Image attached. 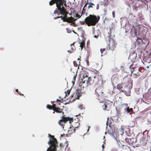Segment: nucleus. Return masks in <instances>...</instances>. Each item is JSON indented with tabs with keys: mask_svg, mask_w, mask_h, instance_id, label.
Wrapping results in <instances>:
<instances>
[{
	"mask_svg": "<svg viewBox=\"0 0 151 151\" xmlns=\"http://www.w3.org/2000/svg\"><path fill=\"white\" fill-rule=\"evenodd\" d=\"M102 107L104 110H106L108 108L107 103L106 102L105 103L104 105L102 106Z\"/></svg>",
	"mask_w": 151,
	"mask_h": 151,
	"instance_id": "nucleus-12",
	"label": "nucleus"
},
{
	"mask_svg": "<svg viewBox=\"0 0 151 151\" xmlns=\"http://www.w3.org/2000/svg\"><path fill=\"white\" fill-rule=\"evenodd\" d=\"M108 37L109 42V48L108 50H113L115 47L113 37L114 36V35H112L111 32H108ZM107 49H108V47Z\"/></svg>",
	"mask_w": 151,
	"mask_h": 151,
	"instance_id": "nucleus-4",
	"label": "nucleus"
},
{
	"mask_svg": "<svg viewBox=\"0 0 151 151\" xmlns=\"http://www.w3.org/2000/svg\"><path fill=\"white\" fill-rule=\"evenodd\" d=\"M74 44V43H73L71 44L70 46L71 47L72 45H73Z\"/></svg>",
	"mask_w": 151,
	"mask_h": 151,
	"instance_id": "nucleus-40",
	"label": "nucleus"
},
{
	"mask_svg": "<svg viewBox=\"0 0 151 151\" xmlns=\"http://www.w3.org/2000/svg\"><path fill=\"white\" fill-rule=\"evenodd\" d=\"M75 63H76V62L75 61H74L73 62V64H74V65H75Z\"/></svg>",
	"mask_w": 151,
	"mask_h": 151,
	"instance_id": "nucleus-41",
	"label": "nucleus"
},
{
	"mask_svg": "<svg viewBox=\"0 0 151 151\" xmlns=\"http://www.w3.org/2000/svg\"><path fill=\"white\" fill-rule=\"evenodd\" d=\"M133 75L134 77H135L137 76V75L136 73H133Z\"/></svg>",
	"mask_w": 151,
	"mask_h": 151,
	"instance_id": "nucleus-29",
	"label": "nucleus"
},
{
	"mask_svg": "<svg viewBox=\"0 0 151 151\" xmlns=\"http://www.w3.org/2000/svg\"><path fill=\"white\" fill-rule=\"evenodd\" d=\"M75 128H77V127H75Z\"/></svg>",
	"mask_w": 151,
	"mask_h": 151,
	"instance_id": "nucleus-55",
	"label": "nucleus"
},
{
	"mask_svg": "<svg viewBox=\"0 0 151 151\" xmlns=\"http://www.w3.org/2000/svg\"><path fill=\"white\" fill-rule=\"evenodd\" d=\"M73 120V118H70L69 117H64V116H63L62 119L60 120L59 123V124L62 126H63L67 121H69V123H71V122H72Z\"/></svg>",
	"mask_w": 151,
	"mask_h": 151,
	"instance_id": "nucleus-5",
	"label": "nucleus"
},
{
	"mask_svg": "<svg viewBox=\"0 0 151 151\" xmlns=\"http://www.w3.org/2000/svg\"><path fill=\"white\" fill-rule=\"evenodd\" d=\"M106 49L104 48L103 49H101L100 51L101 54V56H103L104 55H105L106 54V52L105 51Z\"/></svg>",
	"mask_w": 151,
	"mask_h": 151,
	"instance_id": "nucleus-11",
	"label": "nucleus"
},
{
	"mask_svg": "<svg viewBox=\"0 0 151 151\" xmlns=\"http://www.w3.org/2000/svg\"><path fill=\"white\" fill-rule=\"evenodd\" d=\"M136 54H135V53H133L132 54H131L129 56V58H131L132 57V56L134 57V58H133V59H134H134H136V57H137V56H136Z\"/></svg>",
	"mask_w": 151,
	"mask_h": 151,
	"instance_id": "nucleus-14",
	"label": "nucleus"
},
{
	"mask_svg": "<svg viewBox=\"0 0 151 151\" xmlns=\"http://www.w3.org/2000/svg\"><path fill=\"white\" fill-rule=\"evenodd\" d=\"M142 140L143 141H144V142H142V144H145V143H146V141H145V139H144V138H143L142 139Z\"/></svg>",
	"mask_w": 151,
	"mask_h": 151,
	"instance_id": "nucleus-24",
	"label": "nucleus"
},
{
	"mask_svg": "<svg viewBox=\"0 0 151 151\" xmlns=\"http://www.w3.org/2000/svg\"><path fill=\"white\" fill-rule=\"evenodd\" d=\"M111 123H110L109 124V127H110V128H111Z\"/></svg>",
	"mask_w": 151,
	"mask_h": 151,
	"instance_id": "nucleus-36",
	"label": "nucleus"
},
{
	"mask_svg": "<svg viewBox=\"0 0 151 151\" xmlns=\"http://www.w3.org/2000/svg\"><path fill=\"white\" fill-rule=\"evenodd\" d=\"M107 122H106V124L107 123Z\"/></svg>",
	"mask_w": 151,
	"mask_h": 151,
	"instance_id": "nucleus-57",
	"label": "nucleus"
},
{
	"mask_svg": "<svg viewBox=\"0 0 151 151\" xmlns=\"http://www.w3.org/2000/svg\"><path fill=\"white\" fill-rule=\"evenodd\" d=\"M95 94L98 96H101L103 92L101 88L100 87H97L95 90Z\"/></svg>",
	"mask_w": 151,
	"mask_h": 151,
	"instance_id": "nucleus-7",
	"label": "nucleus"
},
{
	"mask_svg": "<svg viewBox=\"0 0 151 151\" xmlns=\"http://www.w3.org/2000/svg\"><path fill=\"white\" fill-rule=\"evenodd\" d=\"M53 106H55V104H53Z\"/></svg>",
	"mask_w": 151,
	"mask_h": 151,
	"instance_id": "nucleus-45",
	"label": "nucleus"
},
{
	"mask_svg": "<svg viewBox=\"0 0 151 151\" xmlns=\"http://www.w3.org/2000/svg\"><path fill=\"white\" fill-rule=\"evenodd\" d=\"M57 12V11L56 10H55V11L53 13V14H52V16H54V14H55Z\"/></svg>",
	"mask_w": 151,
	"mask_h": 151,
	"instance_id": "nucleus-28",
	"label": "nucleus"
},
{
	"mask_svg": "<svg viewBox=\"0 0 151 151\" xmlns=\"http://www.w3.org/2000/svg\"><path fill=\"white\" fill-rule=\"evenodd\" d=\"M84 45V42H82L80 43V47H81L82 49Z\"/></svg>",
	"mask_w": 151,
	"mask_h": 151,
	"instance_id": "nucleus-18",
	"label": "nucleus"
},
{
	"mask_svg": "<svg viewBox=\"0 0 151 151\" xmlns=\"http://www.w3.org/2000/svg\"><path fill=\"white\" fill-rule=\"evenodd\" d=\"M147 132V131H145V132Z\"/></svg>",
	"mask_w": 151,
	"mask_h": 151,
	"instance_id": "nucleus-53",
	"label": "nucleus"
},
{
	"mask_svg": "<svg viewBox=\"0 0 151 151\" xmlns=\"http://www.w3.org/2000/svg\"><path fill=\"white\" fill-rule=\"evenodd\" d=\"M74 131V132H75V129H74V131Z\"/></svg>",
	"mask_w": 151,
	"mask_h": 151,
	"instance_id": "nucleus-49",
	"label": "nucleus"
},
{
	"mask_svg": "<svg viewBox=\"0 0 151 151\" xmlns=\"http://www.w3.org/2000/svg\"><path fill=\"white\" fill-rule=\"evenodd\" d=\"M70 90H68L67 91V93H66L65 92V93H66L65 96H68L69 95V94L70 93Z\"/></svg>",
	"mask_w": 151,
	"mask_h": 151,
	"instance_id": "nucleus-21",
	"label": "nucleus"
},
{
	"mask_svg": "<svg viewBox=\"0 0 151 151\" xmlns=\"http://www.w3.org/2000/svg\"><path fill=\"white\" fill-rule=\"evenodd\" d=\"M76 78V76H74L73 78V81H72V83H74V82L75 81V79Z\"/></svg>",
	"mask_w": 151,
	"mask_h": 151,
	"instance_id": "nucleus-23",
	"label": "nucleus"
},
{
	"mask_svg": "<svg viewBox=\"0 0 151 151\" xmlns=\"http://www.w3.org/2000/svg\"><path fill=\"white\" fill-rule=\"evenodd\" d=\"M99 34H97V35H95L94 36V37L95 38H97L99 36Z\"/></svg>",
	"mask_w": 151,
	"mask_h": 151,
	"instance_id": "nucleus-27",
	"label": "nucleus"
},
{
	"mask_svg": "<svg viewBox=\"0 0 151 151\" xmlns=\"http://www.w3.org/2000/svg\"><path fill=\"white\" fill-rule=\"evenodd\" d=\"M68 52H70V53H71V52H72V51H70V50H68Z\"/></svg>",
	"mask_w": 151,
	"mask_h": 151,
	"instance_id": "nucleus-37",
	"label": "nucleus"
},
{
	"mask_svg": "<svg viewBox=\"0 0 151 151\" xmlns=\"http://www.w3.org/2000/svg\"><path fill=\"white\" fill-rule=\"evenodd\" d=\"M67 32L68 33H70L71 32V30L69 29H66Z\"/></svg>",
	"mask_w": 151,
	"mask_h": 151,
	"instance_id": "nucleus-22",
	"label": "nucleus"
},
{
	"mask_svg": "<svg viewBox=\"0 0 151 151\" xmlns=\"http://www.w3.org/2000/svg\"><path fill=\"white\" fill-rule=\"evenodd\" d=\"M90 128V126H88V129L87 130V132H88L89 131V129Z\"/></svg>",
	"mask_w": 151,
	"mask_h": 151,
	"instance_id": "nucleus-35",
	"label": "nucleus"
},
{
	"mask_svg": "<svg viewBox=\"0 0 151 151\" xmlns=\"http://www.w3.org/2000/svg\"><path fill=\"white\" fill-rule=\"evenodd\" d=\"M86 4L85 5V6H84V7H85L86 6Z\"/></svg>",
	"mask_w": 151,
	"mask_h": 151,
	"instance_id": "nucleus-46",
	"label": "nucleus"
},
{
	"mask_svg": "<svg viewBox=\"0 0 151 151\" xmlns=\"http://www.w3.org/2000/svg\"><path fill=\"white\" fill-rule=\"evenodd\" d=\"M71 48H72V49H73V47H71Z\"/></svg>",
	"mask_w": 151,
	"mask_h": 151,
	"instance_id": "nucleus-50",
	"label": "nucleus"
},
{
	"mask_svg": "<svg viewBox=\"0 0 151 151\" xmlns=\"http://www.w3.org/2000/svg\"><path fill=\"white\" fill-rule=\"evenodd\" d=\"M93 6H94V4L92 3H90L89 4V5L88 6V8H89L90 7L93 8Z\"/></svg>",
	"mask_w": 151,
	"mask_h": 151,
	"instance_id": "nucleus-17",
	"label": "nucleus"
},
{
	"mask_svg": "<svg viewBox=\"0 0 151 151\" xmlns=\"http://www.w3.org/2000/svg\"><path fill=\"white\" fill-rule=\"evenodd\" d=\"M115 132H113V131H112V133H111V134L114 137L115 139L116 140V138H117V136H115Z\"/></svg>",
	"mask_w": 151,
	"mask_h": 151,
	"instance_id": "nucleus-19",
	"label": "nucleus"
},
{
	"mask_svg": "<svg viewBox=\"0 0 151 151\" xmlns=\"http://www.w3.org/2000/svg\"><path fill=\"white\" fill-rule=\"evenodd\" d=\"M150 114H151V111L150 112Z\"/></svg>",
	"mask_w": 151,
	"mask_h": 151,
	"instance_id": "nucleus-54",
	"label": "nucleus"
},
{
	"mask_svg": "<svg viewBox=\"0 0 151 151\" xmlns=\"http://www.w3.org/2000/svg\"><path fill=\"white\" fill-rule=\"evenodd\" d=\"M80 97V96L79 95H78L77 96V99H78Z\"/></svg>",
	"mask_w": 151,
	"mask_h": 151,
	"instance_id": "nucleus-34",
	"label": "nucleus"
},
{
	"mask_svg": "<svg viewBox=\"0 0 151 151\" xmlns=\"http://www.w3.org/2000/svg\"><path fill=\"white\" fill-rule=\"evenodd\" d=\"M53 110L57 113H60V108L55 107L53 109Z\"/></svg>",
	"mask_w": 151,
	"mask_h": 151,
	"instance_id": "nucleus-13",
	"label": "nucleus"
},
{
	"mask_svg": "<svg viewBox=\"0 0 151 151\" xmlns=\"http://www.w3.org/2000/svg\"><path fill=\"white\" fill-rule=\"evenodd\" d=\"M124 110L125 111V114H128L129 113L131 114V112H132L133 111V109L132 108H129V107H128L126 108H125Z\"/></svg>",
	"mask_w": 151,
	"mask_h": 151,
	"instance_id": "nucleus-10",
	"label": "nucleus"
},
{
	"mask_svg": "<svg viewBox=\"0 0 151 151\" xmlns=\"http://www.w3.org/2000/svg\"><path fill=\"white\" fill-rule=\"evenodd\" d=\"M89 78H88V76L87 75H83V78L81 79V81L82 82V83L81 84V83L80 82V84H81V86H82L83 85V84H84L86 83V86H87L89 83Z\"/></svg>",
	"mask_w": 151,
	"mask_h": 151,
	"instance_id": "nucleus-6",
	"label": "nucleus"
},
{
	"mask_svg": "<svg viewBox=\"0 0 151 151\" xmlns=\"http://www.w3.org/2000/svg\"><path fill=\"white\" fill-rule=\"evenodd\" d=\"M147 68H149V66H147Z\"/></svg>",
	"mask_w": 151,
	"mask_h": 151,
	"instance_id": "nucleus-44",
	"label": "nucleus"
},
{
	"mask_svg": "<svg viewBox=\"0 0 151 151\" xmlns=\"http://www.w3.org/2000/svg\"><path fill=\"white\" fill-rule=\"evenodd\" d=\"M102 147L103 148L102 150L103 151V148H104V145L103 144L102 146Z\"/></svg>",
	"mask_w": 151,
	"mask_h": 151,
	"instance_id": "nucleus-32",
	"label": "nucleus"
},
{
	"mask_svg": "<svg viewBox=\"0 0 151 151\" xmlns=\"http://www.w3.org/2000/svg\"><path fill=\"white\" fill-rule=\"evenodd\" d=\"M76 124H78V125H79V123H77Z\"/></svg>",
	"mask_w": 151,
	"mask_h": 151,
	"instance_id": "nucleus-48",
	"label": "nucleus"
},
{
	"mask_svg": "<svg viewBox=\"0 0 151 151\" xmlns=\"http://www.w3.org/2000/svg\"><path fill=\"white\" fill-rule=\"evenodd\" d=\"M98 33V31H94V34Z\"/></svg>",
	"mask_w": 151,
	"mask_h": 151,
	"instance_id": "nucleus-33",
	"label": "nucleus"
},
{
	"mask_svg": "<svg viewBox=\"0 0 151 151\" xmlns=\"http://www.w3.org/2000/svg\"><path fill=\"white\" fill-rule=\"evenodd\" d=\"M16 91L17 92H18V89H16Z\"/></svg>",
	"mask_w": 151,
	"mask_h": 151,
	"instance_id": "nucleus-39",
	"label": "nucleus"
},
{
	"mask_svg": "<svg viewBox=\"0 0 151 151\" xmlns=\"http://www.w3.org/2000/svg\"><path fill=\"white\" fill-rule=\"evenodd\" d=\"M121 104V105H124V104Z\"/></svg>",
	"mask_w": 151,
	"mask_h": 151,
	"instance_id": "nucleus-52",
	"label": "nucleus"
},
{
	"mask_svg": "<svg viewBox=\"0 0 151 151\" xmlns=\"http://www.w3.org/2000/svg\"><path fill=\"white\" fill-rule=\"evenodd\" d=\"M56 3V6L60 13L66 17V13L65 11V8L63 6V4L66 5V2L64 0H51L49 2L50 5H51L54 3Z\"/></svg>",
	"mask_w": 151,
	"mask_h": 151,
	"instance_id": "nucleus-1",
	"label": "nucleus"
},
{
	"mask_svg": "<svg viewBox=\"0 0 151 151\" xmlns=\"http://www.w3.org/2000/svg\"><path fill=\"white\" fill-rule=\"evenodd\" d=\"M130 33L132 35L136 36L137 34V30L135 28L133 27L130 30Z\"/></svg>",
	"mask_w": 151,
	"mask_h": 151,
	"instance_id": "nucleus-9",
	"label": "nucleus"
},
{
	"mask_svg": "<svg viewBox=\"0 0 151 151\" xmlns=\"http://www.w3.org/2000/svg\"><path fill=\"white\" fill-rule=\"evenodd\" d=\"M72 21H73L71 22H70L71 23V24L73 25V26L74 27L76 26V25L73 22H72Z\"/></svg>",
	"mask_w": 151,
	"mask_h": 151,
	"instance_id": "nucleus-26",
	"label": "nucleus"
},
{
	"mask_svg": "<svg viewBox=\"0 0 151 151\" xmlns=\"http://www.w3.org/2000/svg\"><path fill=\"white\" fill-rule=\"evenodd\" d=\"M122 91L123 92H124V94L127 96H129L130 95V93L129 91L126 92L125 91H123V90H122Z\"/></svg>",
	"mask_w": 151,
	"mask_h": 151,
	"instance_id": "nucleus-16",
	"label": "nucleus"
},
{
	"mask_svg": "<svg viewBox=\"0 0 151 151\" xmlns=\"http://www.w3.org/2000/svg\"><path fill=\"white\" fill-rule=\"evenodd\" d=\"M79 108H81V107L82 106V105H79Z\"/></svg>",
	"mask_w": 151,
	"mask_h": 151,
	"instance_id": "nucleus-38",
	"label": "nucleus"
},
{
	"mask_svg": "<svg viewBox=\"0 0 151 151\" xmlns=\"http://www.w3.org/2000/svg\"><path fill=\"white\" fill-rule=\"evenodd\" d=\"M99 8V4L98 3L97 4L96 7V9L97 10H98Z\"/></svg>",
	"mask_w": 151,
	"mask_h": 151,
	"instance_id": "nucleus-25",
	"label": "nucleus"
},
{
	"mask_svg": "<svg viewBox=\"0 0 151 151\" xmlns=\"http://www.w3.org/2000/svg\"><path fill=\"white\" fill-rule=\"evenodd\" d=\"M48 137H50L48 142L49 147L47 149V151H56V147L58 145L57 140L53 136L50 134H49Z\"/></svg>",
	"mask_w": 151,
	"mask_h": 151,
	"instance_id": "nucleus-3",
	"label": "nucleus"
},
{
	"mask_svg": "<svg viewBox=\"0 0 151 151\" xmlns=\"http://www.w3.org/2000/svg\"><path fill=\"white\" fill-rule=\"evenodd\" d=\"M47 109H52V106L49 105H47Z\"/></svg>",
	"mask_w": 151,
	"mask_h": 151,
	"instance_id": "nucleus-20",
	"label": "nucleus"
},
{
	"mask_svg": "<svg viewBox=\"0 0 151 151\" xmlns=\"http://www.w3.org/2000/svg\"><path fill=\"white\" fill-rule=\"evenodd\" d=\"M61 18V19H62L64 22H71L73 20V19L72 18V17H70V18L65 19H64L61 16L60 17H57L55 18L54 17V19H56L58 18Z\"/></svg>",
	"mask_w": 151,
	"mask_h": 151,
	"instance_id": "nucleus-8",
	"label": "nucleus"
},
{
	"mask_svg": "<svg viewBox=\"0 0 151 151\" xmlns=\"http://www.w3.org/2000/svg\"><path fill=\"white\" fill-rule=\"evenodd\" d=\"M60 101V100H59V99H57V101Z\"/></svg>",
	"mask_w": 151,
	"mask_h": 151,
	"instance_id": "nucleus-43",
	"label": "nucleus"
},
{
	"mask_svg": "<svg viewBox=\"0 0 151 151\" xmlns=\"http://www.w3.org/2000/svg\"><path fill=\"white\" fill-rule=\"evenodd\" d=\"M121 132H122V134H123V132H124V129H121Z\"/></svg>",
	"mask_w": 151,
	"mask_h": 151,
	"instance_id": "nucleus-31",
	"label": "nucleus"
},
{
	"mask_svg": "<svg viewBox=\"0 0 151 151\" xmlns=\"http://www.w3.org/2000/svg\"><path fill=\"white\" fill-rule=\"evenodd\" d=\"M73 32L75 33V34H76V33L75 32V31L74 30H73Z\"/></svg>",
	"mask_w": 151,
	"mask_h": 151,
	"instance_id": "nucleus-42",
	"label": "nucleus"
},
{
	"mask_svg": "<svg viewBox=\"0 0 151 151\" xmlns=\"http://www.w3.org/2000/svg\"><path fill=\"white\" fill-rule=\"evenodd\" d=\"M116 88L118 89L121 90L122 89V87L121 84H118L116 86Z\"/></svg>",
	"mask_w": 151,
	"mask_h": 151,
	"instance_id": "nucleus-15",
	"label": "nucleus"
},
{
	"mask_svg": "<svg viewBox=\"0 0 151 151\" xmlns=\"http://www.w3.org/2000/svg\"><path fill=\"white\" fill-rule=\"evenodd\" d=\"M99 5L100 4L101 5H102L103 4V2H99Z\"/></svg>",
	"mask_w": 151,
	"mask_h": 151,
	"instance_id": "nucleus-30",
	"label": "nucleus"
},
{
	"mask_svg": "<svg viewBox=\"0 0 151 151\" xmlns=\"http://www.w3.org/2000/svg\"><path fill=\"white\" fill-rule=\"evenodd\" d=\"M113 13H114L113 12H112V14H113ZM113 17H114V16H113Z\"/></svg>",
	"mask_w": 151,
	"mask_h": 151,
	"instance_id": "nucleus-51",
	"label": "nucleus"
},
{
	"mask_svg": "<svg viewBox=\"0 0 151 151\" xmlns=\"http://www.w3.org/2000/svg\"><path fill=\"white\" fill-rule=\"evenodd\" d=\"M78 60H80L79 58H78Z\"/></svg>",
	"mask_w": 151,
	"mask_h": 151,
	"instance_id": "nucleus-47",
	"label": "nucleus"
},
{
	"mask_svg": "<svg viewBox=\"0 0 151 151\" xmlns=\"http://www.w3.org/2000/svg\"><path fill=\"white\" fill-rule=\"evenodd\" d=\"M100 19V17H96L94 15H90L88 17H86L85 19L86 24L88 26H94L98 22Z\"/></svg>",
	"mask_w": 151,
	"mask_h": 151,
	"instance_id": "nucleus-2",
	"label": "nucleus"
},
{
	"mask_svg": "<svg viewBox=\"0 0 151 151\" xmlns=\"http://www.w3.org/2000/svg\"><path fill=\"white\" fill-rule=\"evenodd\" d=\"M148 134V132H147V134Z\"/></svg>",
	"mask_w": 151,
	"mask_h": 151,
	"instance_id": "nucleus-56",
	"label": "nucleus"
}]
</instances>
